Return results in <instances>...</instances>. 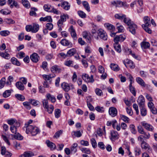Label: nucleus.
<instances>
[{"mask_svg": "<svg viewBox=\"0 0 157 157\" xmlns=\"http://www.w3.org/2000/svg\"><path fill=\"white\" fill-rule=\"evenodd\" d=\"M26 128L27 134L30 133L32 136H35L40 132L38 128L35 126L28 125L26 126Z\"/></svg>", "mask_w": 157, "mask_h": 157, "instance_id": "nucleus-1", "label": "nucleus"}, {"mask_svg": "<svg viewBox=\"0 0 157 157\" xmlns=\"http://www.w3.org/2000/svg\"><path fill=\"white\" fill-rule=\"evenodd\" d=\"M39 29V25L37 24L33 23V25H27L25 27V30L28 32H31L32 33H36Z\"/></svg>", "mask_w": 157, "mask_h": 157, "instance_id": "nucleus-2", "label": "nucleus"}, {"mask_svg": "<svg viewBox=\"0 0 157 157\" xmlns=\"http://www.w3.org/2000/svg\"><path fill=\"white\" fill-rule=\"evenodd\" d=\"M111 4L117 7H127L128 5L126 2H122L119 0L113 1L111 2Z\"/></svg>", "mask_w": 157, "mask_h": 157, "instance_id": "nucleus-3", "label": "nucleus"}, {"mask_svg": "<svg viewBox=\"0 0 157 157\" xmlns=\"http://www.w3.org/2000/svg\"><path fill=\"white\" fill-rule=\"evenodd\" d=\"M82 78L87 83H93L94 81L93 75H91L90 76L86 74L82 75Z\"/></svg>", "mask_w": 157, "mask_h": 157, "instance_id": "nucleus-4", "label": "nucleus"}, {"mask_svg": "<svg viewBox=\"0 0 157 157\" xmlns=\"http://www.w3.org/2000/svg\"><path fill=\"white\" fill-rule=\"evenodd\" d=\"M126 75L129 76V78L130 81V82L129 85V90L130 92L132 93L133 95L135 96H136V92L135 88L132 86V81L133 80V77L131 75L128 73L126 74Z\"/></svg>", "mask_w": 157, "mask_h": 157, "instance_id": "nucleus-5", "label": "nucleus"}, {"mask_svg": "<svg viewBox=\"0 0 157 157\" xmlns=\"http://www.w3.org/2000/svg\"><path fill=\"white\" fill-rule=\"evenodd\" d=\"M61 86L63 89L66 92H68L71 89L74 88L73 85L65 82L62 83L61 84Z\"/></svg>", "mask_w": 157, "mask_h": 157, "instance_id": "nucleus-6", "label": "nucleus"}, {"mask_svg": "<svg viewBox=\"0 0 157 157\" xmlns=\"http://www.w3.org/2000/svg\"><path fill=\"white\" fill-rule=\"evenodd\" d=\"M141 125L144 128L148 131H153L154 130L153 127L151 124H150L145 121H143L141 122Z\"/></svg>", "mask_w": 157, "mask_h": 157, "instance_id": "nucleus-7", "label": "nucleus"}, {"mask_svg": "<svg viewBox=\"0 0 157 157\" xmlns=\"http://www.w3.org/2000/svg\"><path fill=\"white\" fill-rule=\"evenodd\" d=\"M137 102L140 108L141 107L144 106L145 99L142 95H140L137 99Z\"/></svg>", "mask_w": 157, "mask_h": 157, "instance_id": "nucleus-8", "label": "nucleus"}, {"mask_svg": "<svg viewBox=\"0 0 157 157\" xmlns=\"http://www.w3.org/2000/svg\"><path fill=\"white\" fill-rule=\"evenodd\" d=\"M124 64L126 67H129L133 69L135 67V65L133 62L131 60L127 59L124 62Z\"/></svg>", "mask_w": 157, "mask_h": 157, "instance_id": "nucleus-9", "label": "nucleus"}, {"mask_svg": "<svg viewBox=\"0 0 157 157\" xmlns=\"http://www.w3.org/2000/svg\"><path fill=\"white\" fill-rule=\"evenodd\" d=\"M126 38V36L124 34L117 36L114 38V40L115 43H118L119 41L122 42Z\"/></svg>", "mask_w": 157, "mask_h": 157, "instance_id": "nucleus-10", "label": "nucleus"}, {"mask_svg": "<svg viewBox=\"0 0 157 157\" xmlns=\"http://www.w3.org/2000/svg\"><path fill=\"white\" fill-rule=\"evenodd\" d=\"M7 3L9 5H10V6L11 8H13V6L17 8H19V5L17 2L14 0H8Z\"/></svg>", "mask_w": 157, "mask_h": 157, "instance_id": "nucleus-11", "label": "nucleus"}, {"mask_svg": "<svg viewBox=\"0 0 157 157\" xmlns=\"http://www.w3.org/2000/svg\"><path fill=\"white\" fill-rule=\"evenodd\" d=\"M98 31V35L100 37L104 40H106L108 37L106 33L101 29L99 30Z\"/></svg>", "mask_w": 157, "mask_h": 157, "instance_id": "nucleus-12", "label": "nucleus"}, {"mask_svg": "<svg viewBox=\"0 0 157 157\" xmlns=\"http://www.w3.org/2000/svg\"><path fill=\"white\" fill-rule=\"evenodd\" d=\"M68 31L70 33L71 36L74 40H76L77 37L75 31L72 25L70 26L69 29Z\"/></svg>", "mask_w": 157, "mask_h": 157, "instance_id": "nucleus-13", "label": "nucleus"}, {"mask_svg": "<svg viewBox=\"0 0 157 157\" xmlns=\"http://www.w3.org/2000/svg\"><path fill=\"white\" fill-rule=\"evenodd\" d=\"M129 31L133 34H135L136 33V30L137 28V26L135 24L133 23L128 25Z\"/></svg>", "mask_w": 157, "mask_h": 157, "instance_id": "nucleus-14", "label": "nucleus"}, {"mask_svg": "<svg viewBox=\"0 0 157 157\" xmlns=\"http://www.w3.org/2000/svg\"><path fill=\"white\" fill-rule=\"evenodd\" d=\"M60 43L63 46H68L69 48H71L72 46V43L65 39H62L60 41Z\"/></svg>", "mask_w": 157, "mask_h": 157, "instance_id": "nucleus-15", "label": "nucleus"}, {"mask_svg": "<svg viewBox=\"0 0 157 157\" xmlns=\"http://www.w3.org/2000/svg\"><path fill=\"white\" fill-rule=\"evenodd\" d=\"M111 137L110 139L112 141H115L119 138V135L116 131H112L111 132Z\"/></svg>", "mask_w": 157, "mask_h": 157, "instance_id": "nucleus-16", "label": "nucleus"}, {"mask_svg": "<svg viewBox=\"0 0 157 157\" xmlns=\"http://www.w3.org/2000/svg\"><path fill=\"white\" fill-rule=\"evenodd\" d=\"M143 21L144 24H143L142 25V27L144 26H150L151 25L150 19L148 17H144L143 19Z\"/></svg>", "mask_w": 157, "mask_h": 157, "instance_id": "nucleus-17", "label": "nucleus"}, {"mask_svg": "<svg viewBox=\"0 0 157 157\" xmlns=\"http://www.w3.org/2000/svg\"><path fill=\"white\" fill-rule=\"evenodd\" d=\"M31 60L34 63H37L39 60L40 57L36 53H33L30 56Z\"/></svg>", "mask_w": 157, "mask_h": 157, "instance_id": "nucleus-18", "label": "nucleus"}, {"mask_svg": "<svg viewBox=\"0 0 157 157\" xmlns=\"http://www.w3.org/2000/svg\"><path fill=\"white\" fill-rule=\"evenodd\" d=\"M109 113L112 117L116 116L117 114V110L114 107H111L109 109Z\"/></svg>", "mask_w": 157, "mask_h": 157, "instance_id": "nucleus-19", "label": "nucleus"}, {"mask_svg": "<svg viewBox=\"0 0 157 157\" xmlns=\"http://www.w3.org/2000/svg\"><path fill=\"white\" fill-rule=\"evenodd\" d=\"M56 76V75L54 74H49V75H42V77L44 79V81H51V79L52 78L55 77Z\"/></svg>", "mask_w": 157, "mask_h": 157, "instance_id": "nucleus-20", "label": "nucleus"}, {"mask_svg": "<svg viewBox=\"0 0 157 157\" xmlns=\"http://www.w3.org/2000/svg\"><path fill=\"white\" fill-rule=\"evenodd\" d=\"M105 27L111 32L114 31L115 30V27L109 23H105L104 25Z\"/></svg>", "mask_w": 157, "mask_h": 157, "instance_id": "nucleus-21", "label": "nucleus"}, {"mask_svg": "<svg viewBox=\"0 0 157 157\" xmlns=\"http://www.w3.org/2000/svg\"><path fill=\"white\" fill-rule=\"evenodd\" d=\"M39 20L40 21L52 22V17L50 16H47L45 17H41L40 18Z\"/></svg>", "mask_w": 157, "mask_h": 157, "instance_id": "nucleus-22", "label": "nucleus"}, {"mask_svg": "<svg viewBox=\"0 0 157 157\" xmlns=\"http://www.w3.org/2000/svg\"><path fill=\"white\" fill-rule=\"evenodd\" d=\"M136 82L141 86L145 87L146 86V84L144 81L140 77H137L136 78Z\"/></svg>", "mask_w": 157, "mask_h": 157, "instance_id": "nucleus-23", "label": "nucleus"}, {"mask_svg": "<svg viewBox=\"0 0 157 157\" xmlns=\"http://www.w3.org/2000/svg\"><path fill=\"white\" fill-rule=\"evenodd\" d=\"M46 143L47 146L49 147L52 150H54L56 148V145L52 142L50 141L49 140L46 141Z\"/></svg>", "mask_w": 157, "mask_h": 157, "instance_id": "nucleus-24", "label": "nucleus"}, {"mask_svg": "<svg viewBox=\"0 0 157 157\" xmlns=\"http://www.w3.org/2000/svg\"><path fill=\"white\" fill-rule=\"evenodd\" d=\"M76 50L75 48H72L70 49L67 52L68 56H73L76 53Z\"/></svg>", "mask_w": 157, "mask_h": 157, "instance_id": "nucleus-25", "label": "nucleus"}, {"mask_svg": "<svg viewBox=\"0 0 157 157\" xmlns=\"http://www.w3.org/2000/svg\"><path fill=\"white\" fill-rule=\"evenodd\" d=\"M61 6L65 10H68L70 8V5L67 2L64 1L62 3Z\"/></svg>", "mask_w": 157, "mask_h": 157, "instance_id": "nucleus-26", "label": "nucleus"}, {"mask_svg": "<svg viewBox=\"0 0 157 157\" xmlns=\"http://www.w3.org/2000/svg\"><path fill=\"white\" fill-rule=\"evenodd\" d=\"M16 87L19 90H23L25 88L24 84L21 82H17L16 83Z\"/></svg>", "mask_w": 157, "mask_h": 157, "instance_id": "nucleus-27", "label": "nucleus"}, {"mask_svg": "<svg viewBox=\"0 0 157 157\" xmlns=\"http://www.w3.org/2000/svg\"><path fill=\"white\" fill-rule=\"evenodd\" d=\"M34 155V154L31 151H25L24 154L20 156V157H31Z\"/></svg>", "mask_w": 157, "mask_h": 157, "instance_id": "nucleus-28", "label": "nucleus"}, {"mask_svg": "<svg viewBox=\"0 0 157 157\" xmlns=\"http://www.w3.org/2000/svg\"><path fill=\"white\" fill-rule=\"evenodd\" d=\"M141 145L142 148L143 149H144L146 150H149L150 149L149 144L144 141H143V142L141 143Z\"/></svg>", "mask_w": 157, "mask_h": 157, "instance_id": "nucleus-29", "label": "nucleus"}, {"mask_svg": "<svg viewBox=\"0 0 157 157\" xmlns=\"http://www.w3.org/2000/svg\"><path fill=\"white\" fill-rule=\"evenodd\" d=\"M0 56L6 59H9L10 58V55L6 52H1Z\"/></svg>", "mask_w": 157, "mask_h": 157, "instance_id": "nucleus-30", "label": "nucleus"}, {"mask_svg": "<svg viewBox=\"0 0 157 157\" xmlns=\"http://www.w3.org/2000/svg\"><path fill=\"white\" fill-rule=\"evenodd\" d=\"M110 67L112 70L115 71H118L120 70V68L118 65L115 63H111Z\"/></svg>", "mask_w": 157, "mask_h": 157, "instance_id": "nucleus-31", "label": "nucleus"}, {"mask_svg": "<svg viewBox=\"0 0 157 157\" xmlns=\"http://www.w3.org/2000/svg\"><path fill=\"white\" fill-rule=\"evenodd\" d=\"M11 62L14 65L17 66H20L21 63L16 58L12 57L11 59Z\"/></svg>", "mask_w": 157, "mask_h": 157, "instance_id": "nucleus-32", "label": "nucleus"}, {"mask_svg": "<svg viewBox=\"0 0 157 157\" xmlns=\"http://www.w3.org/2000/svg\"><path fill=\"white\" fill-rule=\"evenodd\" d=\"M37 11V9L35 7H33L31 8V10L29 14L30 16L34 17L36 16V11Z\"/></svg>", "mask_w": 157, "mask_h": 157, "instance_id": "nucleus-33", "label": "nucleus"}, {"mask_svg": "<svg viewBox=\"0 0 157 157\" xmlns=\"http://www.w3.org/2000/svg\"><path fill=\"white\" fill-rule=\"evenodd\" d=\"M51 71L52 72H60L61 71V69L59 68L57 66H54L51 68Z\"/></svg>", "mask_w": 157, "mask_h": 157, "instance_id": "nucleus-34", "label": "nucleus"}, {"mask_svg": "<svg viewBox=\"0 0 157 157\" xmlns=\"http://www.w3.org/2000/svg\"><path fill=\"white\" fill-rule=\"evenodd\" d=\"M141 114L142 116H145L147 114L146 109L144 108V106L141 107L140 108Z\"/></svg>", "mask_w": 157, "mask_h": 157, "instance_id": "nucleus-35", "label": "nucleus"}, {"mask_svg": "<svg viewBox=\"0 0 157 157\" xmlns=\"http://www.w3.org/2000/svg\"><path fill=\"white\" fill-rule=\"evenodd\" d=\"M150 46V44L147 42H142L141 43V46L143 48H147L149 47Z\"/></svg>", "mask_w": 157, "mask_h": 157, "instance_id": "nucleus-36", "label": "nucleus"}, {"mask_svg": "<svg viewBox=\"0 0 157 157\" xmlns=\"http://www.w3.org/2000/svg\"><path fill=\"white\" fill-rule=\"evenodd\" d=\"M15 139L21 140L23 139V137L19 133H16L12 135Z\"/></svg>", "mask_w": 157, "mask_h": 157, "instance_id": "nucleus-37", "label": "nucleus"}, {"mask_svg": "<svg viewBox=\"0 0 157 157\" xmlns=\"http://www.w3.org/2000/svg\"><path fill=\"white\" fill-rule=\"evenodd\" d=\"M46 97L47 99L50 100V101L52 102H54L56 101V98L55 97L51 95L50 94H48L46 96Z\"/></svg>", "mask_w": 157, "mask_h": 157, "instance_id": "nucleus-38", "label": "nucleus"}, {"mask_svg": "<svg viewBox=\"0 0 157 157\" xmlns=\"http://www.w3.org/2000/svg\"><path fill=\"white\" fill-rule=\"evenodd\" d=\"M123 20L124 22L128 26L133 23L129 18H126L125 15Z\"/></svg>", "mask_w": 157, "mask_h": 157, "instance_id": "nucleus-39", "label": "nucleus"}, {"mask_svg": "<svg viewBox=\"0 0 157 157\" xmlns=\"http://www.w3.org/2000/svg\"><path fill=\"white\" fill-rule=\"evenodd\" d=\"M125 16V15L122 14H116L115 15V17L117 19L120 20L124 19V18Z\"/></svg>", "mask_w": 157, "mask_h": 157, "instance_id": "nucleus-40", "label": "nucleus"}, {"mask_svg": "<svg viewBox=\"0 0 157 157\" xmlns=\"http://www.w3.org/2000/svg\"><path fill=\"white\" fill-rule=\"evenodd\" d=\"M52 6L49 4L45 5L44 6V10L48 12H50Z\"/></svg>", "mask_w": 157, "mask_h": 157, "instance_id": "nucleus-41", "label": "nucleus"}, {"mask_svg": "<svg viewBox=\"0 0 157 157\" xmlns=\"http://www.w3.org/2000/svg\"><path fill=\"white\" fill-rule=\"evenodd\" d=\"M61 110L60 109H57L55 110V117L58 118H59L60 115Z\"/></svg>", "mask_w": 157, "mask_h": 157, "instance_id": "nucleus-42", "label": "nucleus"}, {"mask_svg": "<svg viewBox=\"0 0 157 157\" xmlns=\"http://www.w3.org/2000/svg\"><path fill=\"white\" fill-rule=\"evenodd\" d=\"M82 4L85 8L87 11L88 12H90V9L88 3L87 2L84 1L82 2Z\"/></svg>", "mask_w": 157, "mask_h": 157, "instance_id": "nucleus-43", "label": "nucleus"}, {"mask_svg": "<svg viewBox=\"0 0 157 157\" xmlns=\"http://www.w3.org/2000/svg\"><path fill=\"white\" fill-rule=\"evenodd\" d=\"M21 1L22 4L25 7L28 8L29 7L30 3L28 0H22Z\"/></svg>", "mask_w": 157, "mask_h": 157, "instance_id": "nucleus-44", "label": "nucleus"}, {"mask_svg": "<svg viewBox=\"0 0 157 157\" xmlns=\"http://www.w3.org/2000/svg\"><path fill=\"white\" fill-rule=\"evenodd\" d=\"M11 91L10 90H6L3 94V96L4 98H6L10 95Z\"/></svg>", "mask_w": 157, "mask_h": 157, "instance_id": "nucleus-45", "label": "nucleus"}, {"mask_svg": "<svg viewBox=\"0 0 157 157\" xmlns=\"http://www.w3.org/2000/svg\"><path fill=\"white\" fill-rule=\"evenodd\" d=\"M114 46L115 50L116 51L119 53L121 52V46L118 45V43H115V44H114Z\"/></svg>", "mask_w": 157, "mask_h": 157, "instance_id": "nucleus-46", "label": "nucleus"}, {"mask_svg": "<svg viewBox=\"0 0 157 157\" xmlns=\"http://www.w3.org/2000/svg\"><path fill=\"white\" fill-rule=\"evenodd\" d=\"M72 135H74L75 136L79 137L81 136L82 133L80 131H73L72 132Z\"/></svg>", "mask_w": 157, "mask_h": 157, "instance_id": "nucleus-47", "label": "nucleus"}, {"mask_svg": "<svg viewBox=\"0 0 157 157\" xmlns=\"http://www.w3.org/2000/svg\"><path fill=\"white\" fill-rule=\"evenodd\" d=\"M137 130L138 132L142 135H143L145 132L144 128L140 125H139L137 126Z\"/></svg>", "mask_w": 157, "mask_h": 157, "instance_id": "nucleus-48", "label": "nucleus"}, {"mask_svg": "<svg viewBox=\"0 0 157 157\" xmlns=\"http://www.w3.org/2000/svg\"><path fill=\"white\" fill-rule=\"evenodd\" d=\"M10 34V32L8 30H4L0 32V34L2 36H6Z\"/></svg>", "mask_w": 157, "mask_h": 157, "instance_id": "nucleus-49", "label": "nucleus"}, {"mask_svg": "<svg viewBox=\"0 0 157 157\" xmlns=\"http://www.w3.org/2000/svg\"><path fill=\"white\" fill-rule=\"evenodd\" d=\"M63 22L59 19L57 22V25L59 27V31L62 30V27H63Z\"/></svg>", "mask_w": 157, "mask_h": 157, "instance_id": "nucleus-50", "label": "nucleus"}, {"mask_svg": "<svg viewBox=\"0 0 157 157\" xmlns=\"http://www.w3.org/2000/svg\"><path fill=\"white\" fill-rule=\"evenodd\" d=\"M15 96L17 99L21 101H23L25 99V97L21 94H16L15 95Z\"/></svg>", "mask_w": 157, "mask_h": 157, "instance_id": "nucleus-51", "label": "nucleus"}, {"mask_svg": "<svg viewBox=\"0 0 157 157\" xmlns=\"http://www.w3.org/2000/svg\"><path fill=\"white\" fill-rule=\"evenodd\" d=\"M29 101L31 104L33 105L36 106L38 105L39 101L34 99H29Z\"/></svg>", "mask_w": 157, "mask_h": 157, "instance_id": "nucleus-52", "label": "nucleus"}, {"mask_svg": "<svg viewBox=\"0 0 157 157\" xmlns=\"http://www.w3.org/2000/svg\"><path fill=\"white\" fill-rule=\"evenodd\" d=\"M80 150L83 152L88 154H90V151L89 148H82Z\"/></svg>", "mask_w": 157, "mask_h": 157, "instance_id": "nucleus-53", "label": "nucleus"}, {"mask_svg": "<svg viewBox=\"0 0 157 157\" xmlns=\"http://www.w3.org/2000/svg\"><path fill=\"white\" fill-rule=\"evenodd\" d=\"M69 17L67 14H63V15H61L60 19L63 22H65L66 21L67 19H68Z\"/></svg>", "mask_w": 157, "mask_h": 157, "instance_id": "nucleus-54", "label": "nucleus"}, {"mask_svg": "<svg viewBox=\"0 0 157 157\" xmlns=\"http://www.w3.org/2000/svg\"><path fill=\"white\" fill-rule=\"evenodd\" d=\"M6 78H2L0 80V89L2 88L5 84Z\"/></svg>", "mask_w": 157, "mask_h": 157, "instance_id": "nucleus-55", "label": "nucleus"}, {"mask_svg": "<svg viewBox=\"0 0 157 157\" xmlns=\"http://www.w3.org/2000/svg\"><path fill=\"white\" fill-rule=\"evenodd\" d=\"M77 144L74 143L73 144L71 148V151H73L74 152H76L77 151Z\"/></svg>", "mask_w": 157, "mask_h": 157, "instance_id": "nucleus-56", "label": "nucleus"}, {"mask_svg": "<svg viewBox=\"0 0 157 157\" xmlns=\"http://www.w3.org/2000/svg\"><path fill=\"white\" fill-rule=\"evenodd\" d=\"M50 12L53 13L57 15L59 14L60 13V11L55 8L53 6L52 7Z\"/></svg>", "mask_w": 157, "mask_h": 157, "instance_id": "nucleus-57", "label": "nucleus"}, {"mask_svg": "<svg viewBox=\"0 0 157 157\" xmlns=\"http://www.w3.org/2000/svg\"><path fill=\"white\" fill-rule=\"evenodd\" d=\"M51 81H49L48 82L47 81H44L43 85L44 88H48L50 87L49 84H51Z\"/></svg>", "mask_w": 157, "mask_h": 157, "instance_id": "nucleus-58", "label": "nucleus"}, {"mask_svg": "<svg viewBox=\"0 0 157 157\" xmlns=\"http://www.w3.org/2000/svg\"><path fill=\"white\" fill-rule=\"evenodd\" d=\"M25 56V53L23 52H20L17 55V57L19 59H22Z\"/></svg>", "mask_w": 157, "mask_h": 157, "instance_id": "nucleus-59", "label": "nucleus"}, {"mask_svg": "<svg viewBox=\"0 0 157 157\" xmlns=\"http://www.w3.org/2000/svg\"><path fill=\"white\" fill-rule=\"evenodd\" d=\"M63 132V131L62 130L57 131L55 133L53 137L56 138H59L60 136L62 134Z\"/></svg>", "mask_w": 157, "mask_h": 157, "instance_id": "nucleus-60", "label": "nucleus"}, {"mask_svg": "<svg viewBox=\"0 0 157 157\" xmlns=\"http://www.w3.org/2000/svg\"><path fill=\"white\" fill-rule=\"evenodd\" d=\"M46 109L49 113L51 114L53 111L54 107L52 105H50L48 106V108H46Z\"/></svg>", "mask_w": 157, "mask_h": 157, "instance_id": "nucleus-61", "label": "nucleus"}, {"mask_svg": "<svg viewBox=\"0 0 157 157\" xmlns=\"http://www.w3.org/2000/svg\"><path fill=\"white\" fill-rule=\"evenodd\" d=\"M24 106L28 109H31V107L30 103L28 101H25L23 103Z\"/></svg>", "mask_w": 157, "mask_h": 157, "instance_id": "nucleus-62", "label": "nucleus"}, {"mask_svg": "<svg viewBox=\"0 0 157 157\" xmlns=\"http://www.w3.org/2000/svg\"><path fill=\"white\" fill-rule=\"evenodd\" d=\"M121 117L122 119L126 123H128L129 121V119L124 115H121Z\"/></svg>", "mask_w": 157, "mask_h": 157, "instance_id": "nucleus-63", "label": "nucleus"}, {"mask_svg": "<svg viewBox=\"0 0 157 157\" xmlns=\"http://www.w3.org/2000/svg\"><path fill=\"white\" fill-rule=\"evenodd\" d=\"M78 14L79 16L81 18H84L86 17V14L82 11H78Z\"/></svg>", "mask_w": 157, "mask_h": 157, "instance_id": "nucleus-64", "label": "nucleus"}]
</instances>
